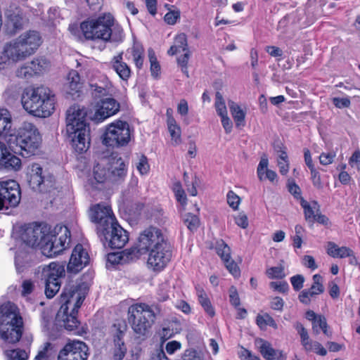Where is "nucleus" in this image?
<instances>
[{"mask_svg": "<svg viewBox=\"0 0 360 360\" xmlns=\"http://www.w3.org/2000/svg\"><path fill=\"white\" fill-rule=\"evenodd\" d=\"M86 111L79 105L71 106L67 110L66 132L75 152L82 154L90 146V129L86 120Z\"/></svg>", "mask_w": 360, "mask_h": 360, "instance_id": "1", "label": "nucleus"}, {"mask_svg": "<svg viewBox=\"0 0 360 360\" xmlns=\"http://www.w3.org/2000/svg\"><path fill=\"white\" fill-rule=\"evenodd\" d=\"M23 108L36 117H47L55 109V96L46 86L26 88L21 98Z\"/></svg>", "mask_w": 360, "mask_h": 360, "instance_id": "2", "label": "nucleus"}, {"mask_svg": "<svg viewBox=\"0 0 360 360\" xmlns=\"http://www.w3.org/2000/svg\"><path fill=\"white\" fill-rule=\"evenodd\" d=\"M6 142L15 153L28 158L35 155L41 143V137L37 128L30 122H24L17 134L9 135Z\"/></svg>", "mask_w": 360, "mask_h": 360, "instance_id": "3", "label": "nucleus"}, {"mask_svg": "<svg viewBox=\"0 0 360 360\" xmlns=\"http://www.w3.org/2000/svg\"><path fill=\"white\" fill-rule=\"evenodd\" d=\"M80 29L86 39L119 41L122 38V30L114 25V18L110 15L84 21Z\"/></svg>", "mask_w": 360, "mask_h": 360, "instance_id": "4", "label": "nucleus"}, {"mask_svg": "<svg viewBox=\"0 0 360 360\" xmlns=\"http://www.w3.org/2000/svg\"><path fill=\"white\" fill-rule=\"evenodd\" d=\"M23 322L15 304L8 302L0 306V338L6 342H18L22 334Z\"/></svg>", "mask_w": 360, "mask_h": 360, "instance_id": "5", "label": "nucleus"}, {"mask_svg": "<svg viewBox=\"0 0 360 360\" xmlns=\"http://www.w3.org/2000/svg\"><path fill=\"white\" fill-rule=\"evenodd\" d=\"M151 307L145 303L132 304L128 309V321L138 338L147 337L155 321Z\"/></svg>", "mask_w": 360, "mask_h": 360, "instance_id": "6", "label": "nucleus"}, {"mask_svg": "<svg viewBox=\"0 0 360 360\" xmlns=\"http://www.w3.org/2000/svg\"><path fill=\"white\" fill-rule=\"evenodd\" d=\"M130 138L129 124L124 121L117 120L107 127L102 135V142L106 146L117 148L127 145Z\"/></svg>", "mask_w": 360, "mask_h": 360, "instance_id": "7", "label": "nucleus"}, {"mask_svg": "<svg viewBox=\"0 0 360 360\" xmlns=\"http://www.w3.org/2000/svg\"><path fill=\"white\" fill-rule=\"evenodd\" d=\"M167 243H169L160 229L150 226L140 233L137 248L133 250H135V253L139 257V253L146 252Z\"/></svg>", "mask_w": 360, "mask_h": 360, "instance_id": "8", "label": "nucleus"}, {"mask_svg": "<svg viewBox=\"0 0 360 360\" xmlns=\"http://www.w3.org/2000/svg\"><path fill=\"white\" fill-rule=\"evenodd\" d=\"M105 246L111 249H121L129 240L128 233L115 221L103 233L98 234Z\"/></svg>", "mask_w": 360, "mask_h": 360, "instance_id": "9", "label": "nucleus"}, {"mask_svg": "<svg viewBox=\"0 0 360 360\" xmlns=\"http://www.w3.org/2000/svg\"><path fill=\"white\" fill-rule=\"evenodd\" d=\"M20 196V186L15 181H0V211L16 207Z\"/></svg>", "mask_w": 360, "mask_h": 360, "instance_id": "10", "label": "nucleus"}, {"mask_svg": "<svg viewBox=\"0 0 360 360\" xmlns=\"http://www.w3.org/2000/svg\"><path fill=\"white\" fill-rule=\"evenodd\" d=\"M89 218L96 225L97 234L103 233L110 225L117 221L111 207L101 203L91 207Z\"/></svg>", "mask_w": 360, "mask_h": 360, "instance_id": "11", "label": "nucleus"}, {"mask_svg": "<svg viewBox=\"0 0 360 360\" xmlns=\"http://www.w3.org/2000/svg\"><path fill=\"white\" fill-rule=\"evenodd\" d=\"M85 298L84 293L79 285L65 287L60 295L61 307L58 310V316L67 312L71 307L75 311H78Z\"/></svg>", "mask_w": 360, "mask_h": 360, "instance_id": "12", "label": "nucleus"}, {"mask_svg": "<svg viewBox=\"0 0 360 360\" xmlns=\"http://www.w3.org/2000/svg\"><path fill=\"white\" fill-rule=\"evenodd\" d=\"M148 252V266L155 271H160L164 269L172 258V250L169 243L160 245Z\"/></svg>", "mask_w": 360, "mask_h": 360, "instance_id": "13", "label": "nucleus"}, {"mask_svg": "<svg viewBox=\"0 0 360 360\" xmlns=\"http://www.w3.org/2000/svg\"><path fill=\"white\" fill-rule=\"evenodd\" d=\"M88 350L84 342L70 340L60 350L57 360H87Z\"/></svg>", "mask_w": 360, "mask_h": 360, "instance_id": "14", "label": "nucleus"}, {"mask_svg": "<svg viewBox=\"0 0 360 360\" xmlns=\"http://www.w3.org/2000/svg\"><path fill=\"white\" fill-rule=\"evenodd\" d=\"M49 229L50 226L46 224L30 225L22 233V240L28 246L41 248Z\"/></svg>", "mask_w": 360, "mask_h": 360, "instance_id": "15", "label": "nucleus"}, {"mask_svg": "<svg viewBox=\"0 0 360 360\" xmlns=\"http://www.w3.org/2000/svg\"><path fill=\"white\" fill-rule=\"evenodd\" d=\"M96 107L93 119L99 122L115 115L120 110V105L115 98L110 96L101 99Z\"/></svg>", "mask_w": 360, "mask_h": 360, "instance_id": "16", "label": "nucleus"}, {"mask_svg": "<svg viewBox=\"0 0 360 360\" xmlns=\"http://www.w3.org/2000/svg\"><path fill=\"white\" fill-rule=\"evenodd\" d=\"M89 261L88 253L81 244H77L72 250L67 269L68 272L76 274L82 270Z\"/></svg>", "mask_w": 360, "mask_h": 360, "instance_id": "17", "label": "nucleus"}, {"mask_svg": "<svg viewBox=\"0 0 360 360\" xmlns=\"http://www.w3.org/2000/svg\"><path fill=\"white\" fill-rule=\"evenodd\" d=\"M21 168V160L11 154L4 143L0 142V170L16 172Z\"/></svg>", "mask_w": 360, "mask_h": 360, "instance_id": "18", "label": "nucleus"}, {"mask_svg": "<svg viewBox=\"0 0 360 360\" xmlns=\"http://www.w3.org/2000/svg\"><path fill=\"white\" fill-rule=\"evenodd\" d=\"M39 269H41V280L44 282H61L65 274L64 266L58 262L40 266Z\"/></svg>", "mask_w": 360, "mask_h": 360, "instance_id": "19", "label": "nucleus"}, {"mask_svg": "<svg viewBox=\"0 0 360 360\" xmlns=\"http://www.w3.org/2000/svg\"><path fill=\"white\" fill-rule=\"evenodd\" d=\"M56 236V228L51 231L49 230L44 243L41 245V250L44 255L52 257L58 255L63 251V245L58 244Z\"/></svg>", "mask_w": 360, "mask_h": 360, "instance_id": "20", "label": "nucleus"}, {"mask_svg": "<svg viewBox=\"0 0 360 360\" xmlns=\"http://www.w3.org/2000/svg\"><path fill=\"white\" fill-rule=\"evenodd\" d=\"M323 292V278L319 274H315L313 276V284L311 288L302 290L299 294L298 299L302 304L308 305L311 302V297H314Z\"/></svg>", "mask_w": 360, "mask_h": 360, "instance_id": "21", "label": "nucleus"}, {"mask_svg": "<svg viewBox=\"0 0 360 360\" xmlns=\"http://www.w3.org/2000/svg\"><path fill=\"white\" fill-rule=\"evenodd\" d=\"M255 345L262 356L266 360H285L286 356L282 351L274 349L268 341L257 338Z\"/></svg>", "mask_w": 360, "mask_h": 360, "instance_id": "22", "label": "nucleus"}, {"mask_svg": "<svg viewBox=\"0 0 360 360\" xmlns=\"http://www.w3.org/2000/svg\"><path fill=\"white\" fill-rule=\"evenodd\" d=\"M217 252L218 255L224 261V264L229 271L234 276L237 277L240 275V271L238 265L234 261L230 259L231 250L230 248L224 243V241L218 243L217 246Z\"/></svg>", "mask_w": 360, "mask_h": 360, "instance_id": "23", "label": "nucleus"}, {"mask_svg": "<svg viewBox=\"0 0 360 360\" xmlns=\"http://www.w3.org/2000/svg\"><path fill=\"white\" fill-rule=\"evenodd\" d=\"M4 49L14 63L25 60L30 56L18 39L7 44Z\"/></svg>", "mask_w": 360, "mask_h": 360, "instance_id": "24", "label": "nucleus"}, {"mask_svg": "<svg viewBox=\"0 0 360 360\" xmlns=\"http://www.w3.org/2000/svg\"><path fill=\"white\" fill-rule=\"evenodd\" d=\"M110 66L124 81H127L131 76L130 67L123 60V52L112 57Z\"/></svg>", "mask_w": 360, "mask_h": 360, "instance_id": "25", "label": "nucleus"}, {"mask_svg": "<svg viewBox=\"0 0 360 360\" xmlns=\"http://www.w3.org/2000/svg\"><path fill=\"white\" fill-rule=\"evenodd\" d=\"M115 332L113 333L114 350L113 358L115 360H122L127 353V347L124 342V336L125 329L122 330L120 328H116L114 325Z\"/></svg>", "mask_w": 360, "mask_h": 360, "instance_id": "26", "label": "nucleus"}, {"mask_svg": "<svg viewBox=\"0 0 360 360\" xmlns=\"http://www.w3.org/2000/svg\"><path fill=\"white\" fill-rule=\"evenodd\" d=\"M18 41L27 49L28 53L32 55L41 44V37L39 32L36 31H29L24 34H21Z\"/></svg>", "mask_w": 360, "mask_h": 360, "instance_id": "27", "label": "nucleus"}, {"mask_svg": "<svg viewBox=\"0 0 360 360\" xmlns=\"http://www.w3.org/2000/svg\"><path fill=\"white\" fill-rule=\"evenodd\" d=\"M90 88L92 94L96 98L110 97L115 93V88L112 82L107 79L103 82L90 84Z\"/></svg>", "mask_w": 360, "mask_h": 360, "instance_id": "28", "label": "nucleus"}, {"mask_svg": "<svg viewBox=\"0 0 360 360\" xmlns=\"http://www.w3.org/2000/svg\"><path fill=\"white\" fill-rule=\"evenodd\" d=\"M32 255L25 250H18L15 253V266L18 274L27 271L32 265Z\"/></svg>", "mask_w": 360, "mask_h": 360, "instance_id": "29", "label": "nucleus"}, {"mask_svg": "<svg viewBox=\"0 0 360 360\" xmlns=\"http://www.w3.org/2000/svg\"><path fill=\"white\" fill-rule=\"evenodd\" d=\"M44 181V174L42 167L38 163L31 165L29 184L34 190L42 191V183Z\"/></svg>", "mask_w": 360, "mask_h": 360, "instance_id": "30", "label": "nucleus"}, {"mask_svg": "<svg viewBox=\"0 0 360 360\" xmlns=\"http://www.w3.org/2000/svg\"><path fill=\"white\" fill-rule=\"evenodd\" d=\"M138 256L133 248L127 249L121 252L109 253L107 257L108 262L115 264L121 262H127L137 259Z\"/></svg>", "mask_w": 360, "mask_h": 360, "instance_id": "31", "label": "nucleus"}, {"mask_svg": "<svg viewBox=\"0 0 360 360\" xmlns=\"http://www.w3.org/2000/svg\"><path fill=\"white\" fill-rule=\"evenodd\" d=\"M128 55V58L131 56L137 69L141 70L144 61V48L142 44L139 42H134L133 46L127 50L126 56Z\"/></svg>", "mask_w": 360, "mask_h": 360, "instance_id": "32", "label": "nucleus"}, {"mask_svg": "<svg viewBox=\"0 0 360 360\" xmlns=\"http://www.w3.org/2000/svg\"><path fill=\"white\" fill-rule=\"evenodd\" d=\"M78 311H75V310L71 309L70 313L68 311L65 313H63L61 316H58V312L57 313V319L59 321H62L63 323L64 328L69 331L74 330L77 328L79 325V321L77 319Z\"/></svg>", "mask_w": 360, "mask_h": 360, "instance_id": "33", "label": "nucleus"}, {"mask_svg": "<svg viewBox=\"0 0 360 360\" xmlns=\"http://www.w3.org/2000/svg\"><path fill=\"white\" fill-rule=\"evenodd\" d=\"M327 253L333 258H346L353 256V250L348 247H338L333 242H328L327 244Z\"/></svg>", "mask_w": 360, "mask_h": 360, "instance_id": "34", "label": "nucleus"}, {"mask_svg": "<svg viewBox=\"0 0 360 360\" xmlns=\"http://www.w3.org/2000/svg\"><path fill=\"white\" fill-rule=\"evenodd\" d=\"M11 116L6 109H0V137L4 136L6 141L8 139L11 128Z\"/></svg>", "mask_w": 360, "mask_h": 360, "instance_id": "35", "label": "nucleus"}, {"mask_svg": "<svg viewBox=\"0 0 360 360\" xmlns=\"http://www.w3.org/2000/svg\"><path fill=\"white\" fill-rule=\"evenodd\" d=\"M300 205L304 210V218L306 221L311 224L314 223V219L316 213L319 211V206L316 201H313L309 204L304 199H301Z\"/></svg>", "mask_w": 360, "mask_h": 360, "instance_id": "36", "label": "nucleus"}, {"mask_svg": "<svg viewBox=\"0 0 360 360\" xmlns=\"http://www.w3.org/2000/svg\"><path fill=\"white\" fill-rule=\"evenodd\" d=\"M231 113L236 122V127H244L245 125V112L241 109L240 106L233 101L229 103Z\"/></svg>", "mask_w": 360, "mask_h": 360, "instance_id": "37", "label": "nucleus"}, {"mask_svg": "<svg viewBox=\"0 0 360 360\" xmlns=\"http://www.w3.org/2000/svg\"><path fill=\"white\" fill-rule=\"evenodd\" d=\"M196 290L199 303L205 313L210 317H213L215 315V311L206 292L199 288H197Z\"/></svg>", "mask_w": 360, "mask_h": 360, "instance_id": "38", "label": "nucleus"}, {"mask_svg": "<svg viewBox=\"0 0 360 360\" xmlns=\"http://www.w3.org/2000/svg\"><path fill=\"white\" fill-rule=\"evenodd\" d=\"M312 331L315 335H318L321 331L328 338L332 337V331L329 329L326 317L319 315V317L312 323Z\"/></svg>", "mask_w": 360, "mask_h": 360, "instance_id": "39", "label": "nucleus"}, {"mask_svg": "<svg viewBox=\"0 0 360 360\" xmlns=\"http://www.w3.org/2000/svg\"><path fill=\"white\" fill-rule=\"evenodd\" d=\"M94 176L98 183L110 181V167L103 164H97L94 167Z\"/></svg>", "mask_w": 360, "mask_h": 360, "instance_id": "40", "label": "nucleus"}, {"mask_svg": "<svg viewBox=\"0 0 360 360\" xmlns=\"http://www.w3.org/2000/svg\"><path fill=\"white\" fill-rule=\"evenodd\" d=\"M116 164L117 167H113L110 165H108L110 167V181H117L122 179L126 174L125 165L121 159L117 160Z\"/></svg>", "mask_w": 360, "mask_h": 360, "instance_id": "41", "label": "nucleus"}, {"mask_svg": "<svg viewBox=\"0 0 360 360\" xmlns=\"http://www.w3.org/2000/svg\"><path fill=\"white\" fill-rule=\"evenodd\" d=\"M31 62L35 75L44 73L47 71L51 66L50 61L44 57L34 58Z\"/></svg>", "mask_w": 360, "mask_h": 360, "instance_id": "42", "label": "nucleus"}, {"mask_svg": "<svg viewBox=\"0 0 360 360\" xmlns=\"http://www.w3.org/2000/svg\"><path fill=\"white\" fill-rule=\"evenodd\" d=\"M256 323L262 330L266 329L268 326L274 329L278 328V325L274 319L266 313L258 314L256 317Z\"/></svg>", "mask_w": 360, "mask_h": 360, "instance_id": "43", "label": "nucleus"}, {"mask_svg": "<svg viewBox=\"0 0 360 360\" xmlns=\"http://www.w3.org/2000/svg\"><path fill=\"white\" fill-rule=\"evenodd\" d=\"M68 84L71 91L78 92L82 87L81 79L77 71L72 70L68 75Z\"/></svg>", "mask_w": 360, "mask_h": 360, "instance_id": "44", "label": "nucleus"}, {"mask_svg": "<svg viewBox=\"0 0 360 360\" xmlns=\"http://www.w3.org/2000/svg\"><path fill=\"white\" fill-rule=\"evenodd\" d=\"M302 346L307 352H314L321 356H326L327 354L326 349L316 341L308 340Z\"/></svg>", "mask_w": 360, "mask_h": 360, "instance_id": "45", "label": "nucleus"}, {"mask_svg": "<svg viewBox=\"0 0 360 360\" xmlns=\"http://www.w3.org/2000/svg\"><path fill=\"white\" fill-rule=\"evenodd\" d=\"M182 219L184 224L191 232L198 229L200 220L197 215L188 212L182 215Z\"/></svg>", "mask_w": 360, "mask_h": 360, "instance_id": "46", "label": "nucleus"}, {"mask_svg": "<svg viewBox=\"0 0 360 360\" xmlns=\"http://www.w3.org/2000/svg\"><path fill=\"white\" fill-rule=\"evenodd\" d=\"M148 58L150 63L151 75L154 77H158L160 72V65L157 60L155 51L152 49L148 50Z\"/></svg>", "mask_w": 360, "mask_h": 360, "instance_id": "47", "label": "nucleus"}, {"mask_svg": "<svg viewBox=\"0 0 360 360\" xmlns=\"http://www.w3.org/2000/svg\"><path fill=\"white\" fill-rule=\"evenodd\" d=\"M5 355L7 360H27L28 359V354L20 349L6 350Z\"/></svg>", "mask_w": 360, "mask_h": 360, "instance_id": "48", "label": "nucleus"}, {"mask_svg": "<svg viewBox=\"0 0 360 360\" xmlns=\"http://www.w3.org/2000/svg\"><path fill=\"white\" fill-rule=\"evenodd\" d=\"M167 124L172 140L174 141L176 144H179L181 142V127L176 123V121Z\"/></svg>", "mask_w": 360, "mask_h": 360, "instance_id": "49", "label": "nucleus"}, {"mask_svg": "<svg viewBox=\"0 0 360 360\" xmlns=\"http://www.w3.org/2000/svg\"><path fill=\"white\" fill-rule=\"evenodd\" d=\"M59 231L60 235L58 237L57 236V239L59 243L58 244H60V245H63L64 250L69 245L70 241V231L66 226H60L59 228Z\"/></svg>", "mask_w": 360, "mask_h": 360, "instance_id": "50", "label": "nucleus"}, {"mask_svg": "<svg viewBox=\"0 0 360 360\" xmlns=\"http://www.w3.org/2000/svg\"><path fill=\"white\" fill-rule=\"evenodd\" d=\"M266 274L271 279H282L285 276L284 267L282 265L267 269Z\"/></svg>", "mask_w": 360, "mask_h": 360, "instance_id": "51", "label": "nucleus"}, {"mask_svg": "<svg viewBox=\"0 0 360 360\" xmlns=\"http://www.w3.org/2000/svg\"><path fill=\"white\" fill-rule=\"evenodd\" d=\"M16 75L18 77L25 79L35 75L34 70L32 68V62L22 65L19 69H18Z\"/></svg>", "mask_w": 360, "mask_h": 360, "instance_id": "52", "label": "nucleus"}, {"mask_svg": "<svg viewBox=\"0 0 360 360\" xmlns=\"http://www.w3.org/2000/svg\"><path fill=\"white\" fill-rule=\"evenodd\" d=\"M45 295L47 298H53L59 291L61 287V282L50 283L44 282Z\"/></svg>", "mask_w": 360, "mask_h": 360, "instance_id": "53", "label": "nucleus"}, {"mask_svg": "<svg viewBox=\"0 0 360 360\" xmlns=\"http://www.w3.org/2000/svg\"><path fill=\"white\" fill-rule=\"evenodd\" d=\"M287 188L288 192L293 195V197L297 200L304 199L302 197V191L300 186L295 183L292 179H288L287 181Z\"/></svg>", "mask_w": 360, "mask_h": 360, "instance_id": "54", "label": "nucleus"}, {"mask_svg": "<svg viewBox=\"0 0 360 360\" xmlns=\"http://www.w3.org/2000/svg\"><path fill=\"white\" fill-rule=\"evenodd\" d=\"M215 108L217 114L221 117L227 115L226 107L221 94L216 93Z\"/></svg>", "mask_w": 360, "mask_h": 360, "instance_id": "55", "label": "nucleus"}, {"mask_svg": "<svg viewBox=\"0 0 360 360\" xmlns=\"http://www.w3.org/2000/svg\"><path fill=\"white\" fill-rule=\"evenodd\" d=\"M189 58H190L189 50H187L186 51H185L184 55L177 58L178 65L179 66H181L182 72L184 74H185L187 77H189L188 69H187V64H188Z\"/></svg>", "mask_w": 360, "mask_h": 360, "instance_id": "56", "label": "nucleus"}, {"mask_svg": "<svg viewBox=\"0 0 360 360\" xmlns=\"http://www.w3.org/2000/svg\"><path fill=\"white\" fill-rule=\"evenodd\" d=\"M174 45L182 51L188 50L186 35L184 33L178 34L175 37Z\"/></svg>", "mask_w": 360, "mask_h": 360, "instance_id": "57", "label": "nucleus"}, {"mask_svg": "<svg viewBox=\"0 0 360 360\" xmlns=\"http://www.w3.org/2000/svg\"><path fill=\"white\" fill-rule=\"evenodd\" d=\"M174 192L175 193L176 199L182 205L186 203V196L184 191L182 189L180 183H176L174 186Z\"/></svg>", "mask_w": 360, "mask_h": 360, "instance_id": "58", "label": "nucleus"}, {"mask_svg": "<svg viewBox=\"0 0 360 360\" xmlns=\"http://www.w3.org/2000/svg\"><path fill=\"white\" fill-rule=\"evenodd\" d=\"M269 286L274 290L281 293H286L289 290V285L286 281H272L270 282Z\"/></svg>", "mask_w": 360, "mask_h": 360, "instance_id": "59", "label": "nucleus"}, {"mask_svg": "<svg viewBox=\"0 0 360 360\" xmlns=\"http://www.w3.org/2000/svg\"><path fill=\"white\" fill-rule=\"evenodd\" d=\"M136 168L141 174H146L149 171V164L148 162V159L145 155H141L139 162L136 165Z\"/></svg>", "mask_w": 360, "mask_h": 360, "instance_id": "60", "label": "nucleus"}, {"mask_svg": "<svg viewBox=\"0 0 360 360\" xmlns=\"http://www.w3.org/2000/svg\"><path fill=\"white\" fill-rule=\"evenodd\" d=\"M304 278L301 274H297L290 278V283L295 291H299L303 288Z\"/></svg>", "mask_w": 360, "mask_h": 360, "instance_id": "61", "label": "nucleus"}, {"mask_svg": "<svg viewBox=\"0 0 360 360\" xmlns=\"http://www.w3.org/2000/svg\"><path fill=\"white\" fill-rule=\"evenodd\" d=\"M311 172V179L312 181V184L315 188L317 189L323 188V184L321 181V176L319 172L314 168L310 169Z\"/></svg>", "mask_w": 360, "mask_h": 360, "instance_id": "62", "label": "nucleus"}, {"mask_svg": "<svg viewBox=\"0 0 360 360\" xmlns=\"http://www.w3.org/2000/svg\"><path fill=\"white\" fill-rule=\"evenodd\" d=\"M294 326L295 328L297 330V333H299V335H300L301 344L302 345H303L304 342L309 340L308 332L304 327V326L300 322L295 323Z\"/></svg>", "mask_w": 360, "mask_h": 360, "instance_id": "63", "label": "nucleus"}, {"mask_svg": "<svg viewBox=\"0 0 360 360\" xmlns=\"http://www.w3.org/2000/svg\"><path fill=\"white\" fill-rule=\"evenodd\" d=\"M269 161L265 157L261 158V160L257 167V176L260 181H264V172L268 169Z\"/></svg>", "mask_w": 360, "mask_h": 360, "instance_id": "64", "label": "nucleus"}]
</instances>
